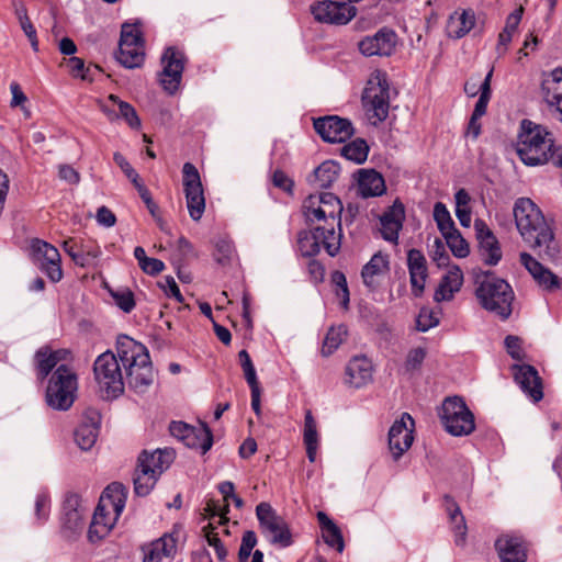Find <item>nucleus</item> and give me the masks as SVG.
<instances>
[{"instance_id": "21", "label": "nucleus", "mask_w": 562, "mask_h": 562, "mask_svg": "<svg viewBox=\"0 0 562 562\" xmlns=\"http://www.w3.org/2000/svg\"><path fill=\"white\" fill-rule=\"evenodd\" d=\"M101 414L94 408H88L82 415L81 423L75 430V441L81 450H90L99 436Z\"/></svg>"}, {"instance_id": "57", "label": "nucleus", "mask_w": 562, "mask_h": 562, "mask_svg": "<svg viewBox=\"0 0 562 562\" xmlns=\"http://www.w3.org/2000/svg\"><path fill=\"white\" fill-rule=\"evenodd\" d=\"M304 445H318L316 422L311 411H306L303 431Z\"/></svg>"}, {"instance_id": "29", "label": "nucleus", "mask_w": 562, "mask_h": 562, "mask_svg": "<svg viewBox=\"0 0 562 562\" xmlns=\"http://www.w3.org/2000/svg\"><path fill=\"white\" fill-rule=\"evenodd\" d=\"M389 93L378 92L376 89L366 88L362 94V102L370 117H375L379 122H383L389 115Z\"/></svg>"}, {"instance_id": "45", "label": "nucleus", "mask_w": 562, "mask_h": 562, "mask_svg": "<svg viewBox=\"0 0 562 562\" xmlns=\"http://www.w3.org/2000/svg\"><path fill=\"white\" fill-rule=\"evenodd\" d=\"M37 378L44 380L52 372L58 362L52 353L50 348L42 347L35 353Z\"/></svg>"}, {"instance_id": "9", "label": "nucleus", "mask_w": 562, "mask_h": 562, "mask_svg": "<svg viewBox=\"0 0 562 562\" xmlns=\"http://www.w3.org/2000/svg\"><path fill=\"white\" fill-rule=\"evenodd\" d=\"M441 422L452 436L470 435L474 428V416L459 396L447 397L441 407Z\"/></svg>"}, {"instance_id": "5", "label": "nucleus", "mask_w": 562, "mask_h": 562, "mask_svg": "<svg viewBox=\"0 0 562 562\" xmlns=\"http://www.w3.org/2000/svg\"><path fill=\"white\" fill-rule=\"evenodd\" d=\"M78 376L67 364H60L52 373L46 387V403L56 411H68L77 396Z\"/></svg>"}, {"instance_id": "56", "label": "nucleus", "mask_w": 562, "mask_h": 562, "mask_svg": "<svg viewBox=\"0 0 562 562\" xmlns=\"http://www.w3.org/2000/svg\"><path fill=\"white\" fill-rule=\"evenodd\" d=\"M214 529L215 528L213 527L212 524H209L207 526L203 527V531L205 533V538L209 546L214 548L217 559L220 561H224L227 555V550L225 549L224 544L218 538V535L213 532Z\"/></svg>"}, {"instance_id": "3", "label": "nucleus", "mask_w": 562, "mask_h": 562, "mask_svg": "<svg viewBox=\"0 0 562 562\" xmlns=\"http://www.w3.org/2000/svg\"><path fill=\"white\" fill-rule=\"evenodd\" d=\"M475 295L481 306L496 316H510L514 312L515 293L512 285L491 270L482 271L475 278Z\"/></svg>"}, {"instance_id": "42", "label": "nucleus", "mask_w": 562, "mask_h": 562, "mask_svg": "<svg viewBox=\"0 0 562 562\" xmlns=\"http://www.w3.org/2000/svg\"><path fill=\"white\" fill-rule=\"evenodd\" d=\"M348 329L346 325L331 326L324 339L322 347V355L324 357L330 356L346 339Z\"/></svg>"}, {"instance_id": "6", "label": "nucleus", "mask_w": 562, "mask_h": 562, "mask_svg": "<svg viewBox=\"0 0 562 562\" xmlns=\"http://www.w3.org/2000/svg\"><path fill=\"white\" fill-rule=\"evenodd\" d=\"M119 356L108 350L97 357L93 363L94 380L102 396L108 400L123 394L125 380Z\"/></svg>"}, {"instance_id": "37", "label": "nucleus", "mask_w": 562, "mask_h": 562, "mask_svg": "<svg viewBox=\"0 0 562 562\" xmlns=\"http://www.w3.org/2000/svg\"><path fill=\"white\" fill-rule=\"evenodd\" d=\"M462 284V274L460 270L456 272H449L440 281L434 299L437 302L449 301L453 297V294L460 290Z\"/></svg>"}, {"instance_id": "12", "label": "nucleus", "mask_w": 562, "mask_h": 562, "mask_svg": "<svg viewBox=\"0 0 562 562\" xmlns=\"http://www.w3.org/2000/svg\"><path fill=\"white\" fill-rule=\"evenodd\" d=\"M349 0H324L311 5V12L321 23L344 25L347 24L357 12Z\"/></svg>"}, {"instance_id": "31", "label": "nucleus", "mask_w": 562, "mask_h": 562, "mask_svg": "<svg viewBox=\"0 0 562 562\" xmlns=\"http://www.w3.org/2000/svg\"><path fill=\"white\" fill-rule=\"evenodd\" d=\"M85 507L81 497L76 493L67 494L63 504V524L71 530L81 527Z\"/></svg>"}, {"instance_id": "34", "label": "nucleus", "mask_w": 562, "mask_h": 562, "mask_svg": "<svg viewBox=\"0 0 562 562\" xmlns=\"http://www.w3.org/2000/svg\"><path fill=\"white\" fill-rule=\"evenodd\" d=\"M317 520L322 528L324 542L341 553L345 549V542L339 527L324 512L317 513Z\"/></svg>"}, {"instance_id": "52", "label": "nucleus", "mask_w": 562, "mask_h": 562, "mask_svg": "<svg viewBox=\"0 0 562 562\" xmlns=\"http://www.w3.org/2000/svg\"><path fill=\"white\" fill-rule=\"evenodd\" d=\"M50 513V498L48 494L42 492L36 495L34 505V516L36 525H43L47 521Z\"/></svg>"}, {"instance_id": "48", "label": "nucleus", "mask_w": 562, "mask_h": 562, "mask_svg": "<svg viewBox=\"0 0 562 562\" xmlns=\"http://www.w3.org/2000/svg\"><path fill=\"white\" fill-rule=\"evenodd\" d=\"M157 480L155 475L145 474L140 469H136L133 477L135 494L142 497L147 496L154 488Z\"/></svg>"}, {"instance_id": "27", "label": "nucleus", "mask_w": 562, "mask_h": 562, "mask_svg": "<svg viewBox=\"0 0 562 562\" xmlns=\"http://www.w3.org/2000/svg\"><path fill=\"white\" fill-rule=\"evenodd\" d=\"M443 507L448 515L451 530L454 535V543L463 547L467 542L468 527L459 505L450 495L443 496Z\"/></svg>"}, {"instance_id": "14", "label": "nucleus", "mask_w": 562, "mask_h": 562, "mask_svg": "<svg viewBox=\"0 0 562 562\" xmlns=\"http://www.w3.org/2000/svg\"><path fill=\"white\" fill-rule=\"evenodd\" d=\"M397 34L389 27L380 29L375 34L366 36L358 43L359 50L367 57H389L395 52Z\"/></svg>"}, {"instance_id": "7", "label": "nucleus", "mask_w": 562, "mask_h": 562, "mask_svg": "<svg viewBox=\"0 0 562 562\" xmlns=\"http://www.w3.org/2000/svg\"><path fill=\"white\" fill-rule=\"evenodd\" d=\"M517 229L525 243L537 244L546 229L551 228L541 210L528 198H519L514 205Z\"/></svg>"}, {"instance_id": "55", "label": "nucleus", "mask_w": 562, "mask_h": 562, "mask_svg": "<svg viewBox=\"0 0 562 562\" xmlns=\"http://www.w3.org/2000/svg\"><path fill=\"white\" fill-rule=\"evenodd\" d=\"M445 239L454 257L465 258L470 254L469 244L461 236L460 232L457 234L448 235Z\"/></svg>"}, {"instance_id": "60", "label": "nucleus", "mask_w": 562, "mask_h": 562, "mask_svg": "<svg viewBox=\"0 0 562 562\" xmlns=\"http://www.w3.org/2000/svg\"><path fill=\"white\" fill-rule=\"evenodd\" d=\"M271 181L276 188L281 189L282 191L290 194L293 192L294 181L281 169H276L272 172Z\"/></svg>"}, {"instance_id": "47", "label": "nucleus", "mask_w": 562, "mask_h": 562, "mask_svg": "<svg viewBox=\"0 0 562 562\" xmlns=\"http://www.w3.org/2000/svg\"><path fill=\"white\" fill-rule=\"evenodd\" d=\"M236 256L235 247L232 240L227 238H220L215 243V250L213 252L214 260L222 267L229 266Z\"/></svg>"}, {"instance_id": "36", "label": "nucleus", "mask_w": 562, "mask_h": 562, "mask_svg": "<svg viewBox=\"0 0 562 562\" xmlns=\"http://www.w3.org/2000/svg\"><path fill=\"white\" fill-rule=\"evenodd\" d=\"M340 171V166L335 160H326L314 169L313 177L314 183L323 189L330 188L337 180Z\"/></svg>"}, {"instance_id": "61", "label": "nucleus", "mask_w": 562, "mask_h": 562, "mask_svg": "<svg viewBox=\"0 0 562 562\" xmlns=\"http://www.w3.org/2000/svg\"><path fill=\"white\" fill-rule=\"evenodd\" d=\"M314 257L315 256L308 257L310 261L307 262V273H308L310 280L314 284H318L324 281L325 267L321 261L316 260Z\"/></svg>"}, {"instance_id": "22", "label": "nucleus", "mask_w": 562, "mask_h": 562, "mask_svg": "<svg viewBox=\"0 0 562 562\" xmlns=\"http://www.w3.org/2000/svg\"><path fill=\"white\" fill-rule=\"evenodd\" d=\"M520 263L528 270L536 282L547 291H555L562 286V280L546 268L528 252L520 254Z\"/></svg>"}, {"instance_id": "2", "label": "nucleus", "mask_w": 562, "mask_h": 562, "mask_svg": "<svg viewBox=\"0 0 562 562\" xmlns=\"http://www.w3.org/2000/svg\"><path fill=\"white\" fill-rule=\"evenodd\" d=\"M116 353L125 371L128 386L136 393H144L154 381V373L147 348L128 337L120 335L116 340Z\"/></svg>"}, {"instance_id": "20", "label": "nucleus", "mask_w": 562, "mask_h": 562, "mask_svg": "<svg viewBox=\"0 0 562 562\" xmlns=\"http://www.w3.org/2000/svg\"><path fill=\"white\" fill-rule=\"evenodd\" d=\"M541 92L548 106L558 114L562 122V68L558 67L544 72L541 81Z\"/></svg>"}, {"instance_id": "13", "label": "nucleus", "mask_w": 562, "mask_h": 562, "mask_svg": "<svg viewBox=\"0 0 562 562\" xmlns=\"http://www.w3.org/2000/svg\"><path fill=\"white\" fill-rule=\"evenodd\" d=\"M313 125L315 132L326 143H345L355 134L351 121L338 115L315 119Z\"/></svg>"}, {"instance_id": "54", "label": "nucleus", "mask_w": 562, "mask_h": 562, "mask_svg": "<svg viewBox=\"0 0 562 562\" xmlns=\"http://www.w3.org/2000/svg\"><path fill=\"white\" fill-rule=\"evenodd\" d=\"M427 356L426 348L417 347L413 348L408 351L405 362H404V369L408 373H414L418 370H420L423 362Z\"/></svg>"}, {"instance_id": "46", "label": "nucleus", "mask_w": 562, "mask_h": 562, "mask_svg": "<svg viewBox=\"0 0 562 562\" xmlns=\"http://www.w3.org/2000/svg\"><path fill=\"white\" fill-rule=\"evenodd\" d=\"M31 254L33 262L37 266L40 262L55 258V256L59 255V251L52 244L38 238H34L31 241Z\"/></svg>"}, {"instance_id": "51", "label": "nucleus", "mask_w": 562, "mask_h": 562, "mask_svg": "<svg viewBox=\"0 0 562 562\" xmlns=\"http://www.w3.org/2000/svg\"><path fill=\"white\" fill-rule=\"evenodd\" d=\"M331 283L335 285V293L338 299H340V303L344 307H347L349 303V289L347 284L346 276L339 271L335 270L330 274Z\"/></svg>"}, {"instance_id": "35", "label": "nucleus", "mask_w": 562, "mask_h": 562, "mask_svg": "<svg viewBox=\"0 0 562 562\" xmlns=\"http://www.w3.org/2000/svg\"><path fill=\"white\" fill-rule=\"evenodd\" d=\"M522 8L514 10L507 18L506 23L502 32L498 34V42L496 45L497 55L504 56L507 52L508 45L513 40V35L518 29L521 21Z\"/></svg>"}, {"instance_id": "26", "label": "nucleus", "mask_w": 562, "mask_h": 562, "mask_svg": "<svg viewBox=\"0 0 562 562\" xmlns=\"http://www.w3.org/2000/svg\"><path fill=\"white\" fill-rule=\"evenodd\" d=\"M372 379V363L367 357H353L346 367L345 382L361 387Z\"/></svg>"}, {"instance_id": "33", "label": "nucleus", "mask_w": 562, "mask_h": 562, "mask_svg": "<svg viewBox=\"0 0 562 562\" xmlns=\"http://www.w3.org/2000/svg\"><path fill=\"white\" fill-rule=\"evenodd\" d=\"M389 271V260L386 256L375 254L371 257L361 270V277L366 286L374 290L379 285L378 278Z\"/></svg>"}, {"instance_id": "50", "label": "nucleus", "mask_w": 562, "mask_h": 562, "mask_svg": "<svg viewBox=\"0 0 562 562\" xmlns=\"http://www.w3.org/2000/svg\"><path fill=\"white\" fill-rule=\"evenodd\" d=\"M37 268L54 283L59 282L63 279L64 273L61 269L60 254L55 256V258L40 262Z\"/></svg>"}, {"instance_id": "18", "label": "nucleus", "mask_w": 562, "mask_h": 562, "mask_svg": "<svg viewBox=\"0 0 562 562\" xmlns=\"http://www.w3.org/2000/svg\"><path fill=\"white\" fill-rule=\"evenodd\" d=\"M501 562H527L528 547L520 536L504 533L494 543Z\"/></svg>"}, {"instance_id": "32", "label": "nucleus", "mask_w": 562, "mask_h": 562, "mask_svg": "<svg viewBox=\"0 0 562 562\" xmlns=\"http://www.w3.org/2000/svg\"><path fill=\"white\" fill-rule=\"evenodd\" d=\"M537 239V244H529L532 249H539L538 255L542 260L557 263L562 259V249L554 237L552 228L546 229Z\"/></svg>"}, {"instance_id": "30", "label": "nucleus", "mask_w": 562, "mask_h": 562, "mask_svg": "<svg viewBox=\"0 0 562 562\" xmlns=\"http://www.w3.org/2000/svg\"><path fill=\"white\" fill-rule=\"evenodd\" d=\"M475 12L472 9L456 11L449 16L447 34L449 37L459 40L465 36L475 25Z\"/></svg>"}, {"instance_id": "17", "label": "nucleus", "mask_w": 562, "mask_h": 562, "mask_svg": "<svg viewBox=\"0 0 562 562\" xmlns=\"http://www.w3.org/2000/svg\"><path fill=\"white\" fill-rule=\"evenodd\" d=\"M379 221L382 238L386 241L397 244L398 234L405 221V206L403 202L398 198L395 199L393 204L379 216Z\"/></svg>"}, {"instance_id": "4", "label": "nucleus", "mask_w": 562, "mask_h": 562, "mask_svg": "<svg viewBox=\"0 0 562 562\" xmlns=\"http://www.w3.org/2000/svg\"><path fill=\"white\" fill-rule=\"evenodd\" d=\"M547 130L528 119L520 122V130L516 142V153L526 166H540L548 164V155L554 143L547 138Z\"/></svg>"}, {"instance_id": "11", "label": "nucleus", "mask_w": 562, "mask_h": 562, "mask_svg": "<svg viewBox=\"0 0 562 562\" xmlns=\"http://www.w3.org/2000/svg\"><path fill=\"white\" fill-rule=\"evenodd\" d=\"M182 183L189 215L193 221H200L205 210V198L199 170L191 162L182 167Z\"/></svg>"}, {"instance_id": "49", "label": "nucleus", "mask_w": 562, "mask_h": 562, "mask_svg": "<svg viewBox=\"0 0 562 562\" xmlns=\"http://www.w3.org/2000/svg\"><path fill=\"white\" fill-rule=\"evenodd\" d=\"M109 100L117 104L120 115L126 121L132 128H138L140 126V120L136 113V110L128 102L120 100L117 95L110 94Z\"/></svg>"}, {"instance_id": "15", "label": "nucleus", "mask_w": 562, "mask_h": 562, "mask_svg": "<svg viewBox=\"0 0 562 562\" xmlns=\"http://www.w3.org/2000/svg\"><path fill=\"white\" fill-rule=\"evenodd\" d=\"M414 419L408 413H403L401 418L395 420L389 430V449L392 457L397 461L413 443Z\"/></svg>"}, {"instance_id": "23", "label": "nucleus", "mask_w": 562, "mask_h": 562, "mask_svg": "<svg viewBox=\"0 0 562 562\" xmlns=\"http://www.w3.org/2000/svg\"><path fill=\"white\" fill-rule=\"evenodd\" d=\"M173 459L175 452L172 449H157L151 453L144 451L138 457L137 469L158 479L169 468Z\"/></svg>"}, {"instance_id": "40", "label": "nucleus", "mask_w": 562, "mask_h": 562, "mask_svg": "<svg viewBox=\"0 0 562 562\" xmlns=\"http://www.w3.org/2000/svg\"><path fill=\"white\" fill-rule=\"evenodd\" d=\"M113 527V522L111 519L106 518L105 515V505L99 504L94 510L92 521L89 528V538L93 539L94 537L101 539L105 537L111 528Z\"/></svg>"}, {"instance_id": "64", "label": "nucleus", "mask_w": 562, "mask_h": 562, "mask_svg": "<svg viewBox=\"0 0 562 562\" xmlns=\"http://www.w3.org/2000/svg\"><path fill=\"white\" fill-rule=\"evenodd\" d=\"M177 250L180 254V257L182 260H188L190 258H196L198 252L195 251V248L193 244L186 238L184 236H181L177 241Z\"/></svg>"}, {"instance_id": "44", "label": "nucleus", "mask_w": 562, "mask_h": 562, "mask_svg": "<svg viewBox=\"0 0 562 562\" xmlns=\"http://www.w3.org/2000/svg\"><path fill=\"white\" fill-rule=\"evenodd\" d=\"M140 22L136 23H123L121 29V36L119 46L131 47V46H144V37L140 30Z\"/></svg>"}, {"instance_id": "24", "label": "nucleus", "mask_w": 562, "mask_h": 562, "mask_svg": "<svg viewBox=\"0 0 562 562\" xmlns=\"http://www.w3.org/2000/svg\"><path fill=\"white\" fill-rule=\"evenodd\" d=\"M355 177L358 194L363 199L381 196L386 192L385 180L375 169H359Z\"/></svg>"}, {"instance_id": "53", "label": "nucleus", "mask_w": 562, "mask_h": 562, "mask_svg": "<svg viewBox=\"0 0 562 562\" xmlns=\"http://www.w3.org/2000/svg\"><path fill=\"white\" fill-rule=\"evenodd\" d=\"M238 358L249 387L259 386L256 369L247 350H240L238 352Z\"/></svg>"}, {"instance_id": "43", "label": "nucleus", "mask_w": 562, "mask_h": 562, "mask_svg": "<svg viewBox=\"0 0 562 562\" xmlns=\"http://www.w3.org/2000/svg\"><path fill=\"white\" fill-rule=\"evenodd\" d=\"M368 154L369 146L363 138H356L341 148V156L358 165L367 160Z\"/></svg>"}, {"instance_id": "41", "label": "nucleus", "mask_w": 562, "mask_h": 562, "mask_svg": "<svg viewBox=\"0 0 562 562\" xmlns=\"http://www.w3.org/2000/svg\"><path fill=\"white\" fill-rule=\"evenodd\" d=\"M116 59L125 68H138L145 60L144 46H119Z\"/></svg>"}, {"instance_id": "19", "label": "nucleus", "mask_w": 562, "mask_h": 562, "mask_svg": "<svg viewBox=\"0 0 562 562\" xmlns=\"http://www.w3.org/2000/svg\"><path fill=\"white\" fill-rule=\"evenodd\" d=\"M512 373L520 390L533 402L543 397L542 380L537 369L530 364H513Z\"/></svg>"}, {"instance_id": "8", "label": "nucleus", "mask_w": 562, "mask_h": 562, "mask_svg": "<svg viewBox=\"0 0 562 562\" xmlns=\"http://www.w3.org/2000/svg\"><path fill=\"white\" fill-rule=\"evenodd\" d=\"M256 516L261 533L268 541L281 548L293 543L292 533L288 522L277 514L269 503H260L256 507Z\"/></svg>"}, {"instance_id": "62", "label": "nucleus", "mask_w": 562, "mask_h": 562, "mask_svg": "<svg viewBox=\"0 0 562 562\" xmlns=\"http://www.w3.org/2000/svg\"><path fill=\"white\" fill-rule=\"evenodd\" d=\"M135 189L137 190L140 199L145 203V205H146L148 212L150 213V215L153 217H157L158 216V212H159V207H158L157 203L154 201V199L151 196V193L148 190V188L142 182V183H137V187H135Z\"/></svg>"}, {"instance_id": "25", "label": "nucleus", "mask_w": 562, "mask_h": 562, "mask_svg": "<svg viewBox=\"0 0 562 562\" xmlns=\"http://www.w3.org/2000/svg\"><path fill=\"white\" fill-rule=\"evenodd\" d=\"M407 267L409 271L413 293L420 295L427 278V262L424 254L418 249H409L407 252Z\"/></svg>"}, {"instance_id": "28", "label": "nucleus", "mask_w": 562, "mask_h": 562, "mask_svg": "<svg viewBox=\"0 0 562 562\" xmlns=\"http://www.w3.org/2000/svg\"><path fill=\"white\" fill-rule=\"evenodd\" d=\"M176 548L177 539L173 533H166L148 546L143 547V562H161L164 558L172 557Z\"/></svg>"}, {"instance_id": "59", "label": "nucleus", "mask_w": 562, "mask_h": 562, "mask_svg": "<svg viewBox=\"0 0 562 562\" xmlns=\"http://www.w3.org/2000/svg\"><path fill=\"white\" fill-rule=\"evenodd\" d=\"M113 160L121 168L124 175L131 180L134 187H137V183H142L136 170L131 166V164L121 153H114Z\"/></svg>"}, {"instance_id": "16", "label": "nucleus", "mask_w": 562, "mask_h": 562, "mask_svg": "<svg viewBox=\"0 0 562 562\" xmlns=\"http://www.w3.org/2000/svg\"><path fill=\"white\" fill-rule=\"evenodd\" d=\"M474 229L483 261L488 266H496L502 259V249L496 236L481 218L475 220Z\"/></svg>"}, {"instance_id": "1", "label": "nucleus", "mask_w": 562, "mask_h": 562, "mask_svg": "<svg viewBox=\"0 0 562 562\" xmlns=\"http://www.w3.org/2000/svg\"><path fill=\"white\" fill-rule=\"evenodd\" d=\"M342 203L330 192L310 194L302 204L307 228L297 233V249L303 257L317 256L323 248L336 257L341 248Z\"/></svg>"}, {"instance_id": "39", "label": "nucleus", "mask_w": 562, "mask_h": 562, "mask_svg": "<svg viewBox=\"0 0 562 562\" xmlns=\"http://www.w3.org/2000/svg\"><path fill=\"white\" fill-rule=\"evenodd\" d=\"M126 496L125 486L122 483L113 482L103 491L100 504H103L108 499L116 516H119L125 507Z\"/></svg>"}, {"instance_id": "63", "label": "nucleus", "mask_w": 562, "mask_h": 562, "mask_svg": "<svg viewBox=\"0 0 562 562\" xmlns=\"http://www.w3.org/2000/svg\"><path fill=\"white\" fill-rule=\"evenodd\" d=\"M63 66H66L68 69L69 75L72 78L79 79L82 71L86 68V63L82 58L72 56L69 58H64V61L61 63Z\"/></svg>"}, {"instance_id": "10", "label": "nucleus", "mask_w": 562, "mask_h": 562, "mask_svg": "<svg viewBox=\"0 0 562 562\" xmlns=\"http://www.w3.org/2000/svg\"><path fill=\"white\" fill-rule=\"evenodd\" d=\"M187 57L182 50L175 46L167 47L161 55L162 70L158 75L159 83L170 95L180 87Z\"/></svg>"}, {"instance_id": "38", "label": "nucleus", "mask_w": 562, "mask_h": 562, "mask_svg": "<svg viewBox=\"0 0 562 562\" xmlns=\"http://www.w3.org/2000/svg\"><path fill=\"white\" fill-rule=\"evenodd\" d=\"M189 448L200 449L202 454L206 453L213 446V434L206 424L193 427L192 434L187 436L184 443Z\"/></svg>"}, {"instance_id": "58", "label": "nucleus", "mask_w": 562, "mask_h": 562, "mask_svg": "<svg viewBox=\"0 0 562 562\" xmlns=\"http://www.w3.org/2000/svg\"><path fill=\"white\" fill-rule=\"evenodd\" d=\"M114 303L124 312L131 313L135 307L134 294L131 290L124 289L112 293Z\"/></svg>"}]
</instances>
